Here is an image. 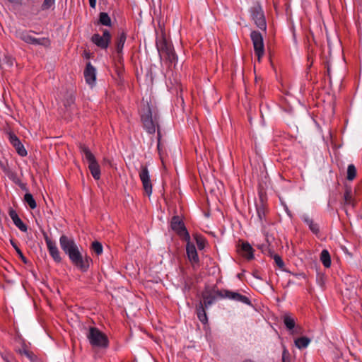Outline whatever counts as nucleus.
<instances>
[{"label": "nucleus", "mask_w": 362, "mask_h": 362, "mask_svg": "<svg viewBox=\"0 0 362 362\" xmlns=\"http://www.w3.org/2000/svg\"><path fill=\"white\" fill-rule=\"evenodd\" d=\"M139 178L142 182L143 188L148 196L152 194V183L146 166L141 165L139 171Z\"/></svg>", "instance_id": "obj_13"}, {"label": "nucleus", "mask_w": 362, "mask_h": 362, "mask_svg": "<svg viewBox=\"0 0 362 362\" xmlns=\"http://www.w3.org/2000/svg\"><path fill=\"white\" fill-rule=\"evenodd\" d=\"M10 3L15 4L19 6H21L23 4V0H7Z\"/></svg>", "instance_id": "obj_46"}, {"label": "nucleus", "mask_w": 362, "mask_h": 362, "mask_svg": "<svg viewBox=\"0 0 362 362\" xmlns=\"http://www.w3.org/2000/svg\"><path fill=\"white\" fill-rule=\"evenodd\" d=\"M327 74H328L329 77L330 78V68L329 66H327Z\"/></svg>", "instance_id": "obj_49"}, {"label": "nucleus", "mask_w": 362, "mask_h": 362, "mask_svg": "<svg viewBox=\"0 0 362 362\" xmlns=\"http://www.w3.org/2000/svg\"><path fill=\"white\" fill-rule=\"evenodd\" d=\"M19 353L25 355L31 362H34L36 359L35 355L28 349H24L23 350H20Z\"/></svg>", "instance_id": "obj_33"}, {"label": "nucleus", "mask_w": 362, "mask_h": 362, "mask_svg": "<svg viewBox=\"0 0 362 362\" xmlns=\"http://www.w3.org/2000/svg\"><path fill=\"white\" fill-rule=\"evenodd\" d=\"M256 210L257 217L259 221L262 223L266 217L267 208L262 198L260 199L259 202L256 204Z\"/></svg>", "instance_id": "obj_16"}, {"label": "nucleus", "mask_w": 362, "mask_h": 362, "mask_svg": "<svg viewBox=\"0 0 362 362\" xmlns=\"http://www.w3.org/2000/svg\"><path fill=\"white\" fill-rule=\"evenodd\" d=\"M344 204L345 206L355 207L356 202L352 196V191L350 187H346L344 193Z\"/></svg>", "instance_id": "obj_17"}, {"label": "nucleus", "mask_w": 362, "mask_h": 362, "mask_svg": "<svg viewBox=\"0 0 362 362\" xmlns=\"http://www.w3.org/2000/svg\"><path fill=\"white\" fill-rule=\"evenodd\" d=\"M274 259L275 261V263L279 268H283L284 266V261L282 260L281 257L278 255H274Z\"/></svg>", "instance_id": "obj_38"}, {"label": "nucleus", "mask_w": 362, "mask_h": 362, "mask_svg": "<svg viewBox=\"0 0 362 362\" xmlns=\"http://www.w3.org/2000/svg\"><path fill=\"white\" fill-rule=\"evenodd\" d=\"M243 362H254V361H252L250 359H246V360L243 361Z\"/></svg>", "instance_id": "obj_50"}, {"label": "nucleus", "mask_w": 362, "mask_h": 362, "mask_svg": "<svg viewBox=\"0 0 362 362\" xmlns=\"http://www.w3.org/2000/svg\"><path fill=\"white\" fill-rule=\"evenodd\" d=\"M284 323L286 328L289 330L292 329L295 327V320L289 314H285L284 315Z\"/></svg>", "instance_id": "obj_25"}, {"label": "nucleus", "mask_w": 362, "mask_h": 362, "mask_svg": "<svg viewBox=\"0 0 362 362\" xmlns=\"http://www.w3.org/2000/svg\"><path fill=\"white\" fill-rule=\"evenodd\" d=\"M221 290L216 289V286L211 288H206L202 293L203 303L202 304L205 308H208L214 304L219 298L218 292Z\"/></svg>", "instance_id": "obj_11"}, {"label": "nucleus", "mask_w": 362, "mask_h": 362, "mask_svg": "<svg viewBox=\"0 0 362 362\" xmlns=\"http://www.w3.org/2000/svg\"><path fill=\"white\" fill-rule=\"evenodd\" d=\"M8 139H9V141L10 143L12 144L15 142H17L18 141H19L20 139L18 138V136L13 134V132H9L8 133Z\"/></svg>", "instance_id": "obj_41"}, {"label": "nucleus", "mask_w": 362, "mask_h": 362, "mask_svg": "<svg viewBox=\"0 0 362 362\" xmlns=\"http://www.w3.org/2000/svg\"><path fill=\"white\" fill-rule=\"evenodd\" d=\"M111 40L110 33L107 30L103 31V35L98 33L93 34L91 41L101 49H107Z\"/></svg>", "instance_id": "obj_12"}, {"label": "nucleus", "mask_w": 362, "mask_h": 362, "mask_svg": "<svg viewBox=\"0 0 362 362\" xmlns=\"http://www.w3.org/2000/svg\"><path fill=\"white\" fill-rule=\"evenodd\" d=\"M218 295L221 299L228 298L234 301L240 302L245 305H251V301L249 298L246 296L240 294L238 292L232 291L227 289H221L218 292Z\"/></svg>", "instance_id": "obj_9"}, {"label": "nucleus", "mask_w": 362, "mask_h": 362, "mask_svg": "<svg viewBox=\"0 0 362 362\" xmlns=\"http://www.w3.org/2000/svg\"><path fill=\"white\" fill-rule=\"evenodd\" d=\"M197 317L200 322L204 325L206 324L208 322L207 315L205 311V307L202 304V302H200L197 308Z\"/></svg>", "instance_id": "obj_21"}, {"label": "nucleus", "mask_w": 362, "mask_h": 362, "mask_svg": "<svg viewBox=\"0 0 362 362\" xmlns=\"http://www.w3.org/2000/svg\"><path fill=\"white\" fill-rule=\"evenodd\" d=\"M74 100L75 99H74V96L72 95H69L64 102V106L66 107H70L72 105H74Z\"/></svg>", "instance_id": "obj_36"}, {"label": "nucleus", "mask_w": 362, "mask_h": 362, "mask_svg": "<svg viewBox=\"0 0 362 362\" xmlns=\"http://www.w3.org/2000/svg\"><path fill=\"white\" fill-rule=\"evenodd\" d=\"M13 146L16 148L17 153L21 156H27V151L24 148L23 145L22 144L21 141L19 140L17 142H15L12 144Z\"/></svg>", "instance_id": "obj_26"}, {"label": "nucleus", "mask_w": 362, "mask_h": 362, "mask_svg": "<svg viewBox=\"0 0 362 362\" xmlns=\"http://www.w3.org/2000/svg\"><path fill=\"white\" fill-rule=\"evenodd\" d=\"M289 355L288 351L286 349H284L282 353V361L286 362V358Z\"/></svg>", "instance_id": "obj_45"}, {"label": "nucleus", "mask_w": 362, "mask_h": 362, "mask_svg": "<svg viewBox=\"0 0 362 362\" xmlns=\"http://www.w3.org/2000/svg\"><path fill=\"white\" fill-rule=\"evenodd\" d=\"M356 176V168L354 164H349L347 168V180H353Z\"/></svg>", "instance_id": "obj_29"}, {"label": "nucleus", "mask_w": 362, "mask_h": 362, "mask_svg": "<svg viewBox=\"0 0 362 362\" xmlns=\"http://www.w3.org/2000/svg\"><path fill=\"white\" fill-rule=\"evenodd\" d=\"M251 17L255 25L261 30L265 31L267 23L262 7L257 3L250 9Z\"/></svg>", "instance_id": "obj_7"}, {"label": "nucleus", "mask_w": 362, "mask_h": 362, "mask_svg": "<svg viewBox=\"0 0 362 362\" xmlns=\"http://www.w3.org/2000/svg\"><path fill=\"white\" fill-rule=\"evenodd\" d=\"M241 251L243 255L248 259L254 258L253 249L252 246L247 242L243 243L241 245Z\"/></svg>", "instance_id": "obj_20"}, {"label": "nucleus", "mask_w": 362, "mask_h": 362, "mask_svg": "<svg viewBox=\"0 0 362 362\" xmlns=\"http://www.w3.org/2000/svg\"><path fill=\"white\" fill-rule=\"evenodd\" d=\"M24 201L28 204L31 209H35L37 207V204L30 193H26L24 196Z\"/></svg>", "instance_id": "obj_27"}, {"label": "nucleus", "mask_w": 362, "mask_h": 362, "mask_svg": "<svg viewBox=\"0 0 362 362\" xmlns=\"http://www.w3.org/2000/svg\"><path fill=\"white\" fill-rule=\"evenodd\" d=\"M86 82L90 86L95 83L96 70L90 62H88L83 72Z\"/></svg>", "instance_id": "obj_15"}, {"label": "nucleus", "mask_w": 362, "mask_h": 362, "mask_svg": "<svg viewBox=\"0 0 362 362\" xmlns=\"http://www.w3.org/2000/svg\"><path fill=\"white\" fill-rule=\"evenodd\" d=\"M45 240L50 256L53 258L54 262L60 263L62 262V257L56 243L47 235H45Z\"/></svg>", "instance_id": "obj_14"}, {"label": "nucleus", "mask_w": 362, "mask_h": 362, "mask_svg": "<svg viewBox=\"0 0 362 362\" xmlns=\"http://www.w3.org/2000/svg\"><path fill=\"white\" fill-rule=\"evenodd\" d=\"M55 0H44L41 5V10L46 11L54 6Z\"/></svg>", "instance_id": "obj_34"}, {"label": "nucleus", "mask_w": 362, "mask_h": 362, "mask_svg": "<svg viewBox=\"0 0 362 362\" xmlns=\"http://www.w3.org/2000/svg\"><path fill=\"white\" fill-rule=\"evenodd\" d=\"M320 261L325 267L329 268L331 266V257L327 250H323L320 254Z\"/></svg>", "instance_id": "obj_23"}, {"label": "nucleus", "mask_w": 362, "mask_h": 362, "mask_svg": "<svg viewBox=\"0 0 362 362\" xmlns=\"http://www.w3.org/2000/svg\"><path fill=\"white\" fill-rule=\"evenodd\" d=\"M238 278H240L241 277V275L240 274H238Z\"/></svg>", "instance_id": "obj_51"}, {"label": "nucleus", "mask_w": 362, "mask_h": 362, "mask_svg": "<svg viewBox=\"0 0 362 362\" xmlns=\"http://www.w3.org/2000/svg\"><path fill=\"white\" fill-rule=\"evenodd\" d=\"M32 33L34 32L32 30H18L16 32V36L27 44L41 45L45 47L50 46L51 42L48 37L36 38L31 35Z\"/></svg>", "instance_id": "obj_4"}, {"label": "nucleus", "mask_w": 362, "mask_h": 362, "mask_svg": "<svg viewBox=\"0 0 362 362\" xmlns=\"http://www.w3.org/2000/svg\"><path fill=\"white\" fill-rule=\"evenodd\" d=\"M314 50L311 45H309L308 46V60L310 61L311 63L310 65L313 64V54Z\"/></svg>", "instance_id": "obj_40"}, {"label": "nucleus", "mask_w": 362, "mask_h": 362, "mask_svg": "<svg viewBox=\"0 0 362 362\" xmlns=\"http://www.w3.org/2000/svg\"><path fill=\"white\" fill-rule=\"evenodd\" d=\"M194 238L196 240L198 248L199 250H202L204 247V240L201 237L198 236L197 235H194Z\"/></svg>", "instance_id": "obj_35"}, {"label": "nucleus", "mask_w": 362, "mask_h": 362, "mask_svg": "<svg viewBox=\"0 0 362 362\" xmlns=\"http://www.w3.org/2000/svg\"><path fill=\"white\" fill-rule=\"evenodd\" d=\"M157 50L160 56L165 55L170 62L177 63L178 57L169 45L163 35L158 37L156 41Z\"/></svg>", "instance_id": "obj_6"}, {"label": "nucleus", "mask_w": 362, "mask_h": 362, "mask_svg": "<svg viewBox=\"0 0 362 362\" xmlns=\"http://www.w3.org/2000/svg\"><path fill=\"white\" fill-rule=\"evenodd\" d=\"M311 340L307 337H301L299 338H297L295 340V345L299 349H305L306 348L309 344L310 343Z\"/></svg>", "instance_id": "obj_24"}, {"label": "nucleus", "mask_w": 362, "mask_h": 362, "mask_svg": "<svg viewBox=\"0 0 362 362\" xmlns=\"http://www.w3.org/2000/svg\"><path fill=\"white\" fill-rule=\"evenodd\" d=\"M80 151L83 158L88 163V168L93 178L98 180L100 178V168L94 155L91 153L88 147L85 145L80 146Z\"/></svg>", "instance_id": "obj_3"}, {"label": "nucleus", "mask_w": 362, "mask_h": 362, "mask_svg": "<svg viewBox=\"0 0 362 362\" xmlns=\"http://www.w3.org/2000/svg\"><path fill=\"white\" fill-rule=\"evenodd\" d=\"M59 244L64 252L68 255L71 262L81 272H86L89 267L91 259L87 255H83L80 247L75 243L73 238L62 235L59 238Z\"/></svg>", "instance_id": "obj_1"}, {"label": "nucleus", "mask_w": 362, "mask_h": 362, "mask_svg": "<svg viewBox=\"0 0 362 362\" xmlns=\"http://www.w3.org/2000/svg\"><path fill=\"white\" fill-rule=\"evenodd\" d=\"M171 229L177 235H181V218L178 216H174L170 223Z\"/></svg>", "instance_id": "obj_22"}, {"label": "nucleus", "mask_w": 362, "mask_h": 362, "mask_svg": "<svg viewBox=\"0 0 362 362\" xmlns=\"http://www.w3.org/2000/svg\"><path fill=\"white\" fill-rule=\"evenodd\" d=\"M182 240L187 242L186 252L189 261L192 267L195 268L199 265V259L197 254V249L194 243L190 242L191 238L189 233L182 223Z\"/></svg>", "instance_id": "obj_5"}, {"label": "nucleus", "mask_w": 362, "mask_h": 362, "mask_svg": "<svg viewBox=\"0 0 362 362\" xmlns=\"http://www.w3.org/2000/svg\"><path fill=\"white\" fill-rule=\"evenodd\" d=\"M193 286V281L192 279H188L185 281V289L189 290L191 289L192 286Z\"/></svg>", "instance_id": "obj_43"}, {"label": "nucleus", "mask_w": 362, "mask_h": 362, "mask_svg": "<svg viewBox=\"0 0 362 362\" xmlns=\"http://www.w3.org/2000/svg\"><path fill=\"white\" fill-rule=\"evenodd\" d=\"M126 40L127 34L124 31L118 34L116 40V49L118 54L122 53Z\"/></svg>", "instance_id": "obj_19"}, {"label": "nucleus", "mask_w": 362, "mask_h": 362, "mask_svg": "<svg viewBox=\"0 0 362 362\" xmlns=\"http://www.w3.org/2000/svg\"><path fill=\"white\" fill-rule=\"evenodd\" d=\"M141 121L144 129L148 134H154L156 127H158L156 115L153 118L152 112L150 107L148 108L147 112L141 116Z\"/></svg>", "instance_id": "obj_10"}, {"label": "nucleus", "mask_w": 362, "mask_h": 362, "mask_svg": "<svg viewBox=\"0 0 362 362\" xmlns=\"http://www.w3.org/2000/svg\"><path fill=\"white\" fill-rule=\"evenodd\" d=\"M10 243L11 244V245L13 246V247L15 249V250L16 251L18 257L21 258V259L25 263V264H27L28 263V259H26V257L24 256V255L23 254L22 251L21 250V249L18 247V246L17 245V244L16 243V242L13 240H10Z\"/></svg>", "instance_id": "obj_30"}, {"label": "nucleus", "mask_w": 362, "mask_h": 362, "mask_svg": "<svg viewBox=\"0 0 362 362\" xmlns=\"http://www.w3.org/2000/svg\"><path fill=\"white\" fill-rule=\"evenodd\" d=\"M8 214L11 217V218L12 219V221H15L17 218H18V215L17 214V212L16 211V210H14L13 208H10L9 210H8Z\"/></svg>", "instance_id": "obj_42"}, {"label": "nucleus", "mask_w": 362, "mask_h": 362, "mask_svg": "<svg viewBox=\"0 0 362 362\" xmlns=\"http://www.w3.org/2000/svg\"><path fill=\"white\" fill-rule=\"evenodd\" d=\"M7 63L9 64V66H12L13 63V59L12 58H9L7 61Z\"/></svg>", "instance_id": "obj_48"}, {"label": "nucleus", "mask_w": 362, "mask_h": 362, "mask_svg": "<svg viewBox=\"0 0 362 362\" xmlns=\"http://www.w3.org/2000/svg\"><path fill=\"white\" fill-rule=\"evenodd\" d=\"M89 4L91 8H95L96 6V0H89Z\"/></svg>", "instance_id": "obj_47"}, {"label": "nucleus", "mask_w": 362, "mask_h": 362, "mask_svg": "<svg viewBox=\"0 0 362 362\" xmlns=\"http://www.w3.org/2000/svg\"><path fill=\"white\" fill-rule=\"evenodd\" d=\"M8 178L12 180L15 184L18 185L19 182L21 180L18 177L17 174L13 172H11L8 174Z\"/></svg>", "instance_id": "obj_37"}, {"label": "nucleus", "mask_w": 362, "mask_h": 362, "mask_svg": "<svg viewBox=\"0 0 362 362\" xmlns=\"http://www.w3.org/2000/svg\"><path fill=\"white\" fill-rule=\"evenodd\" d=\"M14 225L22 232H26L28 230L27 226L18 217L13 221Z\"/></svg>", "instance_id": "obj_32"}, {"label": "nucleus", "mask_w": 362, "mask_h": 362, "mask_svg": "<svg viewBox=\"0 0 362 362\" xmlns=\"http://www.w3.org/2000/svg\"><path fill=\"white\" fill-rule=\"evenodd\" d=\"M86 337L93 346L99 348H107L108 346L107 337L97 327H89Z\"/></svg>", "instance_id": "obj_2"}, {"label": "nucleus", "mask_w": 362, "mask_h": 362, "mask_svg": "<svg viewBox=\"0 0 362 362\" xmlns=\"http://www.w3.org/2000/svg\"><path fill=\"white\" fill-rule=\"evenodd\" d=\"M100 23L105 26L111 25V19L107 13L101 12L99 16Z\"/></svg>", "instance_id": "obj_28"}, {"label": "nucleus", "mask_w": 362, "mask_h": 362, "mask_svg": "<svg viewBox=\"0 0 362 362\" xmlns=\"http://www.w3.org/2000/svg\"><path fill=\"white\" fill-rule=\"evenodd\" d=\"M18 185L19 186V187L23 190V191H25V192H28V189L27 187V185L24 182H22L21 181L19 182V183L18 184Z\"/></svg>", "instance_id": "obj_44"}, {"label": "nucleus", "mask_w": 362, "mask_h": 362, "mask_svg": "<svg viewBox=\"0 0 362 362\" xmlns=\"http://www.w3.org/2000/svg\"><path fill=\"white\" fill-rule=\"evenodd\" d=\"M91 248L97 255H100L103 253V245L98 241L93 242Z\"/></svg>", "instance_id": "obj_31"}, {"label": "nucleus", "mask_w": 362, "mask_h": 362, "mask_svg": "<svg viewBox=\"0 0 362 362\" xmlns=\"http://www.w3.org/2000/svg\"><path fill=\"white\" fill-rule=\"evenodd\" d=\"M303 221L308 226L310 230L314 233L317 234L320 231L318 224L315 223L313 218L307 215L302 217Z\"/></svg>", "instance_id": "obj_18"}, {"label": "nucleus", "mask_w": 362, "mask_h": 362, "mask_svg": "<svg viewBox=\"0 0 362 362\" xmlns=\"http://www.w3.org/2000/svg\"><path fill=\"white\" fill-rule=\"evenodd\" d=\"M4 362H18L14 356L10 354H5L2 356Z\"/></svg>", "instance_id": "obj_39"}, {"label": "nucleus", "mask_w": 362, "mask_h": 362, "mask_svg": "<svg viewBox=\"0 0 362 362\" xmlns=\"http://www.w3.org/2000/svg\"><path fill=\"white\" fill-rule=\"evenodd\" d=\"M250 38L253 44L255 54L260 62L264 54V45L263 37L259 31L253 30L250 33Z\"/></svg>", "instance_id": "obj_8"}]
</instances>
